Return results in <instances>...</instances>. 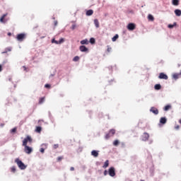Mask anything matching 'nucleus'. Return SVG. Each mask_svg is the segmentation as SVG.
I'll use <instances>...</instances> for the list:
<instances>
[{"label":"nucleus","instance_id":"14","mask_svg":"<svg viewBox=\"0 0 181 181\" xmlns=\"http://www.w3.org/2000/svg\"><path fill=\"white\" fill-rule=\"evenodd\" d=\"M174 13H175L176 16H181V10L177 8L174 11Z\"/></svg>","mask_w":181,"mask_h":181},{"label":"nucleus","instance_id":"7","mask_svg":"<svg viewBox=\"0 0 181 181\" xmlns=\"http://www.w3.org/2000/svg\"><path fill=\"white\" fill-rule=\"evenodd\" d=\"M141 141L146 142L149 139V134L144 132L143 135H141Z\"/></svg>","mask_w":181,"mask_h":181},{"label":"nucleus","instance_id":"48","mask_svg":"<svg viewBox=\"0 0 181 181\" xmlns=\"http://www.w3.org/2000/svg\"><path fill=\"white\" fill-rule=\"evenodd\" d=\"M70 170H71V171L74 170V167H71V168H70Z\"/></svg>","mask_w":181,"mask_h":181},{"label":"nucleus","instance_id":"31","mask_svg":"<svg viewBox=\"0 0 181 181\" xmlns=\"http://www.w3.org/2000/svg\"><path fill=\"white\" fill-rule=\"evenodd\" d=\"M45 103V98H40L39 100V104H43Z\"/></svg>","mask_w":181,"mask_h":181},{"label":"nucleus","instance_id":"55","mask_svg":"<svg viewBox=\"0 0 181 181\" xmlns=\"http://www.w3.org/2000/svg\"><path fill=\"white\" fill-rule=\"evenodd\" d=\"M43 145H45V146H47V144H42V146H43Z\"/></svg>","mask_w":181,"mask_h":181},{"label":"nucleus","instance_id":"25","mask_svg":"<svg viewBox=\"0 0 181 181\" xmlns=\"http://www.w3.org/2000/svg\"><path fill=\"white\" fill-rule=\"evenodd\" d=\"M119 37V35H118V34H116L112 38V42H116L117 39H118Z\"/></svg>","mask_w":181,"mask_h":181},{"label":"nucleus","instance_id":"26","mask_svg":"<svg viewBox=\"0 0 181 181\" xmlns=\"http://www.w3.org/2000/svg\"><path fill=\"white\" fill-rule=\"evenodd\" d=\"M35 132H38L39 134H40V132H42V127H37L35 129Z\"/></svg>","mask_w":181,"mask_h":181},{"label":"nucleus","instance_id":"23","mask_svg":"<svg viewBox=\"0 0 181 181\" xmlns=\"http://www.w3.org/2000/svg\"><path fill=\"white\" fill-rule=\"evenodd\" d=\"M179 76H180V74H173V78H174V80H177L179 79Z\"/></svg>","mask_w":181,"mask_h":181},{"label":"nucleus","instance_id":"46","mask_svg":"<svg viewBox=\"0 0 181 181\" xmlns=\"http://www.w3.org/2000/svg\"><path fill=\"white\" fill-rule=\"evenodd\" d=\"M62 159H63V156H59V157L57 158L58 162H60V160H62Z\"/></svg>","mask_w":181,"mask_h":181},{"label":"nucleus","instance_id":"54","mask_svg":"<svg viewBox=\"0 0 181 181\" xmlns=\"http://www.w3.org/2000/svg\"><path fill=\"white\" fill-rule=\"evenodd\" d=\"M6 16V14H4V15L1 16V18H5Z\"/></svg>","mask_w":181,"mask_h":181},{"label":"nucleus","instance_id":"13","mask_svg":"<svg viewBox=\"0 0 181 181\" xmlns=\"http://www.w3.org/2000/svg\"><path fill=\"white\" fill-rule=\"evenodd\" d=\"M8 52H12V47H6L4 52H1L2 54H5L8 53Z\"/></svg>","mask_w":181,"mask_h":181},{"label":"nucleus","instance_id":"4","mask_svg":"<svg viewBox=\"0 0 181 181\" xmlns=\"http://www.w3.org/2000/svg\"><path fill=\"white\" fill-rule=\"evenodd\" d=\"M24 152L28 155H30V153L33 152V148L29 146H24Z\"/></svg>","mask_w":181,"mask_h":181},{"label":"nucleus","instance_id":"1","mask_svg":"<svg viewBox=\"0 0 181 181\" xmlns=\"http://www.w3.org/2000/svg\"><path fill=\"white\" fill-rule=\"evenodd\" d=\"M15 163L17 164V166L21 169V170H25L26 168H28V165H25L22 160L19 158H16L15 159Z\"/></svg>","mask_w":181,"mask_h":181},{"label":"nucleus","instance_id":"21","mask_svg":"<svg viewBox=\"0 0 181 181\" xmlns=\"http://www.w3.org/2000/svg\"><path fill=\"white\" fill-rule=\"evenodd\" d=\"M89 42L90 43V45H95V38L94 37H90Z\"/></svg>","mask_w":181,"mask_h":181},{"label":"nucleus","instance_id":"11","mask_svg":"<svg viewBox=\"0 0 181 181\" xmlns=\"http://www.w3.org/2000/svg\"><path fill=\"white\" fill-rule=\"evenodd\" d=\"M98 152L99 151L93 150L91 151V156H93L94 158H98Z\"/></svg>","mask_w":181,"mask_h":181},{"label":"nucleus","instance_id":"22","mask_svg":"<svg viewBox=\"0 0 181 181\" xmlns=\"http://www.w3.org/2000/svg\"><path fill=\"white\" fill-rule=\"evenodd\" d=\"M81 45H88V40L85 39L81 41Z\"/></svg>","mask_w":181,"mask_h":181},{"label":"nucleus","instance_id":"8","mask_svg":"<svg viewBox=\"0 0 181 181\" xmlns=\"http://www.w3.org/2000/svg\"><path fill=\"white\" fill-rule=\"evenodd\" d=\"M158 78H160V80H168V75H166L165 73L161 72L158 76Z\"/></svg>","mask_w":181,"mask_h":181},{"label":"nucleus","instance_id":"49","mask_svg":"<svg viewBox=\"0 0 181 181\" xmlns=\"http://www.w3.org/2000/svg\"><path fill=\"white\" fill-rule=\"evenodd\" d=\"M7 35H8V36H12V33H8Z\"/></svg>","mask_w":181,"mask_h":181},{"label":"nucleus","instance_id":"6","mask_svg":"<svg viewBox=\"0 0 181 181\" xmlns=\"http://www.w3.org/2000/svg\"><path fill=\"white\" fill-rule=\"evenodd\" d=\"M108 175L111 176V177H114V176H115V168L110 167L108 170Z\"/></svg>","mask_w":181,"mask_h":181},{"label":"nucleus","instance_id":"10","mask_svg":"<svg viewBox=\"0 0 181 181\" xmlns=\"http://www.w3.org/2000/svg\"><path fill=\"white\" fill-rule=\"evenodd\" d=\"M79 50L81 52H82V53H86V52H88V48H87V47H86V45H81L79 47Z\"/></svg>","mask_w":181,"mask_h":181},{"label":"nucleus","instance_id":"44","mask_svg":"<svg viewBox=\"0 0 181 181\" xmlns=\"http://www.w3.org/2000/svg\"><path fill=\"white\" fill-rule=\"evenodd\" d=\"M53 148L54 149H57V148H59V144H54Z\"/></svg>","mask_w":181,"mask_h":181},{"label":"nucleus","instance_id":"37","mask_svg":"<svg viewBox=\"0 0 181 181\" xmlns=\"http://www.w3.org/2000/svg\"><path fill=\"white\" fill-rule=\"evenodd\" d=\"M11 172H12L13 173H15V172H16V166H13V167L11 168Z\"/></svg>","mask_w":181,"mask_h":181},{"label":"nucleus","instance_id":"56","mask_svg":"<svg viewBox=\"0 0 181 181\" xmlns=\"http://www.w3.org/2000/svg\"><path fill=\"white\" fill-rule=\"evenodd\" d=\"M152 142H153L152 140H151L150 142H149V144H152Z\"/></svg>","mask_w":181,"mask_h":181},{"label":"nucleus","instance_id":"19","mask_svg":"<svg viewBox=\"0 0 181 181\" xmlns=\"http://www.w3.org/2000/svg\"><path fill=\"white\" fill-rule=\"evenodd\" d=\"M154 88L155 90H160V88H162V86L160 85V83H157L154 86Z\"/></svg>","mask_w":181,"mask_h":181},{"label":"nucleus","instance_id":"40","mask_svg":"<svg viewBox=\"0 0 181 181\" xmlns=\"http://www.w3.org/2000/svg\"><path fill=\"white\" fill-rule=\"evenodd\" d=\"M45 88H50L51 86H50V84H49V83H46V84L45 85Z\"/></svg>","mask_w":181,"mask_h":181},{"label":"nucleus","instance_id":"29","mask_svg":"<svg viewBox=\"0 0 181 181\" xmlns=\"http://www.w3.org/2000/svg\"><path fill=\"white\" fill-rule=\"evenodd\" d=\"M113 145H114V146H118V145H119V140H115L113 142Z\"/></svg>","mask_w":181,"mask_h":181},{"label":"nucleus","instance_id":"45","mask_svg":"<svg viewBox=\"0 0 181 181\" xmlns=\"http://www.w3.org/2000/svg\"><path fill=\"white\" fill-rule=\"evenodd\" d=\"M40 152H41V153H45V148H41L40 149Z\"/></svg>","mask_w":181,"mask_h":181},{"label":"nucleus","instance_id":"43","mask_svg":"<svg viewBox=\"0 0 181 181\" xmlns=\"http://www.w3.org/2000/svg\"><path fill=\"white\" fill-rule=\"evenodd\" d=\"M76 24H73L72 25V26H71V29L72 30H74V29H76Z\"/></svg>","mask_w":181,"mask_h":181},{"label":"nucleus","instance_id":"9","mask_svg":"<svg viewBox=\"0 0 181 181\" xmlns=\"http://www.w3.org/2000/svg\"><path fill=\"white\" fill-rule=\"evenodd\" d=\"M150 112H153L154 115H158V114H159V110L155 107H151L150 109Z\"/></svg>","mask_w":181,"mask_h":181},{"label":"nucleus","instance_id":"57","mask_svg":"<svg viewBox=\"0 0 181 181\" xmlns=\"http://www.w3.org/2000/svg\"><path fill=\"white\" fill-rule=\"evenodd\" d=\"M76 23V21H71V23Z\"/></svg>","mask_w":181,"mask_h":181},{"label":"nucleus","instance_id":"59","mask_svg":"<svg viewBox=\"0 0 181 181\" xmlns=\"http://www.w3.org/2000/svg\"><path fill=\"white\" fill-rule=\"evenodd\" d=\"M1 127H4V124H1Z\"/></svg>","mask_w":181,"mask_h":181},{"label":"nucleus","instance_id":"36","mask_svg":"<svg viewBox=\"0 0 181 181\" xmlns=\"http://www.w3.org/2000/svg\"><path fill=\"white\" fill-rule=\"evenodd\" d=\"M111 136V134L110 133L107 134L105 136V139H110V137Z\"/></svg>","mask_w":181,"mask_h":181},{"label":"nucleus","instance_id":"17","mask_svg":"<svg viewBox=\"0 0 181 181\" xmlns=\"http://www.w3.org/2000/svg\"><path fill=\"white\" fill-rule=\"evenodd\" d=\"M109 165H110V161L108 160H107L103 166V169H107V168H108Z\"/></svg>","mask_w":181,"mask_h":181},{"label":"nucleus","instance_id":"15","mask_svg":"<svg viewBox=\"0 0 181 181\" xmlns=\"http://www.w3.org/2000/svg\"><path fill=\"white\" fill-rule=\"evenodd\" d=\"M94 25H95V28H100V22L98 21V19L95 18L94 20Z\"/></svg>","mask_w":181,"mask_h":181},{"label":"nucleus","instance_id":"2","mask_svg":"<svg viewBox=\"0 0 181 181\" xmlns=\"http://www.w3.org/2000/svg\"><path fill=\"white\" fill-rule=\"evenodd\" d=\"M33 140L32 139V137L30 136H27L26 138H25L23 141V146H28V143L30 142V144H32V141Z\"/></svg>","mask_w":181,"mask_h":181},{"label":"nucleus","instance_id":"39","mask_svg":"<svg viewBox=\"0 0 181 181\" xmlns=\"http://www.w3.org/2000/svg\"><path fill=\"white\" fill-rule=\"evenodd\" d=\"M16 127H14V128H13L11 130V134H15V132H16Z\"/></svg>","mask_w":181,"mask_h":181},{"label":"nucleus","instance_id":"20","mask_svg":"<svg viewBox=\"0 0 181 181\" xmlns=\"http://www.w3.org/2000/svg\"><path fill=\"white\" fill-rule=\"evenodd\" d=\"M56 73H57V71L54 70L53 74H51L49 75V80H53V77H54V76H56Z\"/></svg>","mask_w":181,"mask_h":181},{"label":"nucleus","instance_id":"18","mask_svg":"<svg viewBox=\"0 0 181 181\" xmlns=\"http://www.w3.org/2000/svg\"><path fill=\"white\" fill-rule=\"evenodd\" d=\"M93 13H94V11L91 9L88 10L86 11V16H91V15H93Z\"/></svg>","mask_w":181,"mask_h":181},{"label":"nucleus","instance_id":"34","mask_svg":"<svg viewBox=\"0 0 181 181\" xmlns=\"http://www.w3.org/2000/svg\"><path fill=\"white\" fill-rule=\"evenodd\" d=\"M64 42V38H61L59 41H58V45H62V43H63Z\"/></svg>","mask_w":181,"mask_h":181},{"label":"nucleus","instance_id":"28","mask_svg":"<svg viewBox=\"0 0 181 181\" xmlns=\"http://www.w3.org/2000/svg\"><path fill=\"white\" fill-rule=\"evenodd\" d=\"M170 105H167L165 106L164 107V111H169V110H170Z\"/></svg>","mask_w":181,"mask_h":181},{"label":"nucleus","instance_id":"35","mask_svg":"<svg viewBox=\"0 0 181 181\" xmlns=\"http://www.w3.org/2000/svg\"><path fill=\"white\" fill-rule=\"evenodd\" d=\"M52 43H55V45H59V41H57L54 38H53L52 40Z\"/></svg>","mask_w":181,"mask_h":181},{"label":"nucleus","instance_id":"51","mask_svg":"<svg viewBox=\"0 0 181 181\" xmlns=\"http://www.w3.org/2000/svg\"><path fill=\"white\" fill-rule=\"evenodd\" d=\"M49 118H52V113H50V112H49Z\"/></svg>","mask_w":181,"mask_h":181},{"label":"nucleus","instance_id":"16","mask_svg":"<svg viewBox=\"0 0 181 181\" xmlns=\"http://www.w3.org/2000/svg\"><path fill=\"white\" fill-rule=\"evenodd\" d=\"M172 5L179 6V0H172Z\"/></svg>","mask_w":181,"mask_h":181},{"label":"nucleus","instance_id":"58","mask_svg":"<svg viewBox=\"0 0 181 181\" xmlns=\"http://www.w3.org/2000/svg\"><path fill=\"white\" fill-rule=\"evenodd\" d=\"M8 80H9V81H12V78H9Z\"/></svg>","mask_w":181,"mask_h":181},{"label":"nucleus","instance_id":"12","mask_svg":"<svg viewBox=\"0 0 181 181\" xmlns=\"http://www.w3.org/2000/svg\"><path fill=\"white\" fill-rule=\"evenodd\" d=\"M168 122V119H166L165 117H161L160 119V124H162L163 125H165L166 122Z\"/></svg>","mask_w":181,"mask_h":181},{"label":"nucleus","instance_id":"5","mask_svg":"<svg viewBox=\"0 0 181 181\" xmlns=\"http://www.w3.org/2000/svg\"><path fill=\"white\" fill-rule=\"evenodd\" d=\"M136 28V25H135V23H129L127 26V28L128 29V30H130V31L135 30Z\"/></svg>","mask_w":181,"mask_h":181},{"label":"nucleus","instance_id":"30","mask_svg":"<svg viewBox=\"0 0 181 181\" xmlns=\"http://www.w3.org/2000/svg\"><path fill=\"white\" fill-rule=\"evenodd\" d=\"M109 134L111 136L114 135L115 134V129H110V132H109Z\"/></svg>","mask_w":181,"mask_h":181},{"label":"nucleus","instance_id":"53","mask_svg":"<svg viewBox=\"0 0 181 181\" xmlns=\"http://www.w3.org/2000/svg\"><path fill=\"white\" fill-rule=\"evenodd\" d=\"M2 71V65L0 64V72Z\"/></svg>","mask_w":181,"mask_h":181},{"label":"nucleus","instance_id":"52","mask_svg":"<svg viewBox=\"0 0 181 181\" xmlns=\"http://www.w3.org/2000/svg\"><path fill=\"white\" fill-rule=\"evenodd\" d=\"M54 26H57V21H54Z\"/></svg>","mask_w":181,"mask_h":181},{"label":"nucleus","instance_id":"3","mask_svg":"<svg viewBox=\"0 0 181 181\" xmlns=\"http://www.w3.org/2000/svg\"><path fill=\"white\" fill-rule=\"evenodd\" d=\"M26 37V34L25 33H20L18 34L16 36V39L18 42H23V40Z\"/></svg>","mask_w":181,"mask_h":181},{"label":"nucleus","instance_id":"47","mask_svg":"<svg viewBox=\"0 0 181 181\" xmlns=\"http://www.w3.org/2000/svg\"><path fill=\"white\" fill-rule=\"evenodd\" d=\"M179 128H180V127L179 125H177L175 127V129H179Z\"/></svg>","mask_w":181,"mask_h":181},{"label":"nucleus","instance_id":"33","mask_svg":"<svg viewBox=\"0 0 181 181\" xmlns=\"http://www.w3.org/2000/svg\"><path fill=\"white\" fill-rule=\"evenodd\" d=\"M78 60H80V57L76 56L73 59V62H77Z\"/></svg>","mask_w":181,"mask_h":181},{"label":"nucleus","instance_id":"24","mask_svg":"<svg viewBox=\"0 0 181 181\" xmlns=\"http://www.w3.org/2000/svg\"><path fill=\"white\" fill-rule=\"evenodd\" d=\"M176 25H177L176 22H175L173 24H169V25H168V28L169 29H173L174 26H176Z\"/></svg>","mask_w":181,"mask_h":181},{"label":"nucleus","instance_id":"50","mask_svg":"<svg viewBox=\"0 0 181 181\" xmlns=\"http://www.w3.org/2000/svg\"><path fill=\"white\" fill-rule=\"evenodd\" d=\"M108 69H109L110 71H112V66H109V67H108Z\"/></svg>","mask_w":181,"mask_h":181},{"label":"nucleus","instance_id":"41","mask_svg":"<svg viewBox=\"0 0 181 181\" xmlns=\"http://www.w3.org/2000/svg\"><path fill=\"white\" fill-rule=\"evenodd\" d=\"M111 50H112V48L110 47V46H107V52H108V53H110V52H111Z\"/></svg>","mask_w":181,"mask_h":181},{"label":"nucleus","instance_id":"38","mask_svg":"<svg viewBox=\"0 0 181 181\" xmlns=\"http://www.w3.org/2000/svg\"><path fill=\"white\" fill-rule=\"evenodd\" d=\"M4 19H5V18H4V17H1V18H0V22H1V23H6V21H5Z\"/></svg>","mask_w":181,"mask_h":181},{"label":"nucleus","instance_id":"32","mask_svg":"<svg viewBox=\"0 0 181 181\" xmlns=\"http://www.w3.org/2000/svg\"><path fill=\"white\" fill-rule=\"evenodd\" d=\"M22 69H23L24 71H25L26 73L29 71V68L26 67V66H23Z\"/></svg>","mask_w":181,"mask_h":181},{"label":"nucleus","instance_id":"42","mask_svg":"<svg viewBox=\"0 0 181 181\" xmlns=\"http://www.w3.org/2000/svg\"><path fill=\"white\" fill-rule=\"evenodd\" d=\"M103 175L104 176H107V175H108V171L107 170H105V171L103 172Z\"/></svg>","mask_w":181,"mask_h":181},{"label":"nucleus","instance_id":"27","mask_svg":"<svg viewBox=\"0 0 181 181\" xmlns=\"http://www.w3.org/2000/svg\"><path fill=\"white\" fill-rule=\"evenodd\" d=\"M148 21H154L155 18H153V16H152L151 14H148Z\"/></svg>","mask_w":181,"mask_h":181}]
</instances>
